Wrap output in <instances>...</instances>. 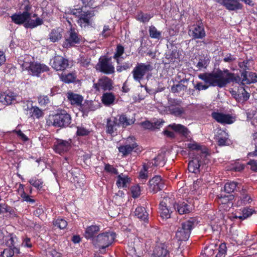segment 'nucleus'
Wrapping results in <instances>:
<instances>
[{
	"mask_svg": "<svg viewBox=\"0 0 257 257\" xmlns=\"http://www.w3.org/2000/svg\"><path fill=\"white\" fill-rule=\"evenodd\" d=\"M148 190L150 193L155 194L165 187L164 181L161 176L157 175L149 181Z\"/></svg>",
	"mask_w": 257,
	"mask_h": 257,
	"instance_id": "4468645a",
	"label": "nucleus"
},
{
	"mask_svg": "<svg viewBox=\"0 0 257 257\" xmlns=\"http://www.w3.org/2000/svg\"><path fill=\"white\" fill-rule=\"evenodd\" d=\"M118 123L119 127L121 126L122 128H125L127 126L133 124L135 122V118H130L126 116L125 114H122L118 115L117 116Z\"/></svg>",
	"mask_w": 257,
	"mask_h": 257,
	"instance_id": "c85d7f7f",
	"label": "nucleus"
},
{
	"mask_svg": "<svg viewBox=\"0 0 257 257\" xmlns=\"http://www.w3.org/2000/svg\"><path fill=\"white\" fill-rule=\"evenodd\" d=\"M30 114L33 118H39L44 115L43 111L37 106H32L30 109Z\"/></svg>",
	"mask_w": 257,
	"mask_h": 257,
	"instance_id": "49530a36",
	"label": "nucleus"
},
{
	"mask_svg": "<svg viewBox=\"0 0 257 257\" xmlns=\"http://www.w3.org/2000/svg\"><path fill=\"white\" fill-rule=\"evenodd\" d=\"M188 80L186 78L180 80L176 84H174L171 86V92L175 93H179L181 91H185L187 89V85H185V83H187Z\"/></svg>",
	"mask_w": 257,
	"mask_h": 257,
	"instance_id": "cd10ccee",
	"label": "nucleus"
},
{
	"mask_svg": "<svg viewBox=\"0 0 257 257\" xmlns=\"http://www.w3.org/2000/svg\"><path fill=\"white\" fill-rule=\"evenodd\" d=\"M196 224V220L194 218H190L182 222L176 231V237L178 240L186 241L190 237L192 229Z\"/></svg>",
	"mask_w": 257,
	"mask_h": 257,
	"instance_id": "20e7f679",
	"label": "nucleus"
},
{
	"mask_svg": "<svg viewBox=\"0 0 257 257\" xmlns=\"http://www.w3.org/2000/svg\"><path fill=\"white\" fill-rule=\"evenodd\" d=\"M238 184L235 182H229L225 183L224 186V191L227 193H231L234 191Z\"/></svg>",
	"mask_w": 257,
	"mask_h": 257,
	"instance_id": "8fccbe9b",
	"label": "nucleus"
},
{
	"mask_svg": "<svg viewBox=\"0 0 257 257\" xmlns=\"http://www.w3.org/2000/svg\"><path fill=\"white\" fill-rule=\"evenodd\" d=\"M159 159V157H156L154 158V160L151 162H148L147 163H144L143 165V169L149 171L148 170L153 166H157L159 165V163L157 162Z\"/></svg>",
	"mask_w": 257,
	"mask_h": 257,
	"instance_id": "6e6d98bb",
	"label": "nucleus"
},
{
	"mask_svg": "<svg viewBox=\"0 0 257 257\" xmlns=\"http://www.w3.org/2000/svg\"><path fill=\"white\" fill-rule=\"evenodd\" d=\"M67 97L71 104L76 106L81 105L83 100V97L81 95L72 92H68Z\"/></svg>",
	"mask_w": 257,
	"mask_h": 257,
	"instance_id": "a878e982",
	"label": "nucleus"
},
{
	"mask_svg": "<svg viewBox=\"0 0 257 257\" xmlns=\"http://www.w3.org/2000/svg\"><path fill=\"white\" fill-rule=\"evenodd\" d=\"M96 69L105 74H113L115 68L111 62V57H104L99 58L96 65Z\"/></svg>",
	"mask_w": 257,
	"mask_h": 257,
	"instance_id": "9b49d317",
	"label": "nucleus"
},
{
	"mask_svg": "<svg viewBox=\"0 0 257 257\" xmlns=\"http://www.w3.org/2000/svg\"><path fill=\"white\" fill-rule=\"evenodd\" d=\"M152 70L153 67L150 63H138L132 72L133 78L136 81L140 82L144 76Z\"/></svg>",
	"mask_w": 257,
	"mask_h": 257,
	"instance_id": "6e6552de",
	"label": "nucleus"
},
{
	"mask_svg": "<svg viewBox=\"0 0 257 257\" xmlns=\"http://www.w3.org/2000/svg\"><path fill=\"white\" fill-rule=\"evenodd\" d=\"M52 67L56 71H63L69 65V61L62 56H55L51 61Z\"/></svg>",
	"mask_w": 257,
	"mask_h": 257,
	"instance_id": "dca6fc26",
	"label": "nucleus"
},
{
	"mask_svg": "<svg viewBox=\"0 0 257 257\" xmlns=\"http://www.w3.org/2000/svg\"><path fill=\"white\" fill-rule=\"evenodd\" d=\"M198 77L205 83V84L200 82L196 83L194 87L198 91L206 90L210 86L222 88L231 82L239 83L240 81L238 75L228 69H218L215 72L200 74Z\"/></svg>",
	"mask_w": 257,
	"mask_h": 257,
	"instance_id": "f257e3e1",
	"label": "nucleus"
},
{
	"mask_svg": "<svg viewBox=\"0 0 257 257\" xmlns=\"http://www.w3.org/2000/svg\"><path fill=\"white\" fill-rule=\"evenodd\" d=\"M240 195L237 197L236 204L237 206L245 205L250 203L252 201V198L250 195L248 193L246 188L242 187L239 191Z\"/></svg>",
	"mask_w": 257,
	"mask_h": 257,
	"instance_id": "aec40b11",
	"label": "nucleus"
},
{
	"mask_svg": "<svg viewBox=\"0 0 257 257\" xmlns=\"http://www.w3.org/2000/svg\"><path fill=\"white\" fill-rule=\"evenodd\" d=\"M72 143L71 139L64 140L56 139L52 148L56 153L63 155L71 149Z\"/></svg>",
	"mask_w": 257,
	"mask_h": 257,
	"instance_id": "f8f14e48",
	"label": "nucleus"
},
{
	"mask_svg": "<svg viewBox=\"0 0 257 257\" xmlns=\"http://www.w3.org/2000/svg\"><path fill=\"white\" fill-rule=\"evenodd\" d=\"M228 11H237L243 8V5L239 3V0H226L224 7Z\"/></svg>",
	"mask_w": 257,
	"mask_h": 257,
	"instance_id": "bb28decb",
	"label": "nucleus"
},
{
	"mask_svg": "<svg viewBox=\"0 0 257 257\" xmlns=\"http://www.w3.org/2000/svg\"><path fill=\"white\" fill-rule=\"evenodd\" d=\"M218 136H216L217 144L219 146L227 145L228 143L227 134L223 131L219 130L218 132Z\"/></svg>",
	"mask_w": 257,
	"mask_h": 257,
	"instance_id": "473e14b6",
	"label": "nucleus"
},
{
	"mask_svg": "<svg viewBox=\"0 0 257 257\" xmlns=\"http://www.w3.org/2000/svg\"><path fill=\"white\" fill-rule=\"evenodd\" d=\"M49 38L53 42H57L62 38V32L59 29H53L49 34Z\"/></svg>",
	"mask_w": 257,
	"mask_h": 257,
	"instance_id": "ea45409f",
	"label": "nucleus"
},
{
	"mask_svg": "<svg viewBox=\"0 0 257 257\" xmlns=\"http://www.w3.org/2000/svg\"><path fill=\"white\" fill-rule=\"evenodd\" d=\"M119 127L117 117H111L107 119L106 133L111 136L117 134Z\"/></svg>",
	"mask_w": 257,
	"mask_h": 257,
	"instance_id": "412c9836",
	"label": "nucleus"
},
{
	"mask_svg": "<svg viewBox=\"0 0 257 257\" xmlns=\"http://www.w3.org/2000/svg\"><path fill=\"white\" fill-rule=\"evenodd\" d=\"M112 80L106 76H103L98 80L96 83L93 84V87L98 91L101 88L104 91L111 90L113 88Z\"/></svg>",
	"mask_w": 257,
	"mask_h": 257,
	"instance_id": "a211bd4d",
	"label": "nucleus"
},
{
	"mask_svg": "<svg viewBox=\"0 0 257 257\" xmlns=\"http://www.w3.org/2000/svg\"><path fill=\"white\" fill-rule=\"evenodd\" d=\"M70 14L78 17V24L81 28L85 29L89 26H92L93 17L95 16L94 11H87L82 13V7L73 9L70 10Z\"/></svg>",
	"mask_w": 257,
	"mask_h": 257,
	"instance_id": "7ed1b4c3",
	"label": "nucleus"
},
{
	"mask_svg": "<svg viewBox=\"0 0 257 257\" xmlns=\"http://www.w3.org/2000/svg\"><path fill=\"white\" fill-rule=\"evenodd\" d=\"M100 230V227L99 225H94L88 226L86 228L84 236L87 239H93L95 238L94 236L98 233Z\"/></svg>",
	"mask_w": 257,
	"mask_h": 257,
	"instance_id": "c756f323",
	"label": "nucleus"
},
{
	"mask_svg": "<svg viewBox=\"0 0 257 257\" xmlns=\"http://www.w3.org/2000/svg\"><path fill=\"white\" fill-rule=\"evenodd\" d=\"M43 23V20L39 18H36V20H32L31 17L24 24V27L26 28L33 29L38 26L41 25Z\"/></svg>",
	"mask_w": 257,
	"mask_h": 257,
	"instance_id": "f704fd0d",
	"label": "nucleus"
},
{
	"mask_svg": "<svg viewBox=\"0 0 257 257\" xmlns=\"http://www.w3.org/2000/svg\"><path fill=\"white\" fill-rule=\"evenodd\" d=\"M211 116L217 122L221 124H231L235 121V118L229 114H224L221 112H213Z\"/></svg>",
	"mask_w": 257,
	"mask_h": 257,
	"instance_id": "f3484780",
	"label": "nucleus"
},
{
	"mask_svg": "<svg viewBox=\"0 0 257 257\" xmlns=\"http://www.w3.org/2000/svg\"><path fill=\"white\" fill-rule=\"evenodd\" d=\"M150 36L152 38L160 39L161 37V32L158 31L154 26H151L149 29Z\"/></svg>",
	"mask_w": 257,
	"mask_h": 257,
	"instance_id": "603ef678",
	"label": "nucleus"
},
{
	"mask_svg": "<svg viewBox=\"0 0 257 257\" xmlns=\"http://www.w3.org/2000/svg\"><path fill=\"white\" fill-rule=\"evenodd\" d=\"M169 127L174 131L175 132L179 133L183 136L187 137L189 133L188 128L184 125L181 124L173 123L168 126Z\"/></svg>",
	"mask_w": 257,
	"mask_h": 257,
	"instance_id": "7c9ffc66",
	"label": "nucleus"
},
{
	"mask_svg": "<svg viewBox=\"0 0 257 257\" xmlns=\"http://www.w3.org/2000/svg\"><path fill=\"white\" fill-rule=\"evenodd\" d=\"M242 82L247 84L256 82L257 74L253 72H250L247 73L246 78H245V80H244L243 78Z\"/></svg>",
	"mask_w": 257,
	"mask_h": 257,
	"instance_id": "3c124183",
	"label": "nucleus"
},
{
	"mask_svg": "<svg viewBox=\"0 0 257 257\" xmlns=\"http://www.w3.org/2000/svg\"><path fill=\"white\" fill-rule=\"evenodd\" d=\"M29 183L39 191L41 190L43 187L44 182L42 179H38L36 176L31 178L29 180Z\"/></svg>",
	"mask_w": 257,
	"mask_h": 257,
	"instance_id": "a19ab883",
	"label": "nucleus"
},
{
	"mask_svg": "<svg viewBox=\"0 0 257 257\" xmlns=\"http://www.w3.org/2000/svg\"><path fill=\"white\" fill-rule=\"evenodd\" d=\"M199 156H195L192 158L188 165V169L189 172L198 174L204 165V160L207 157L208 154L206 152H201Z\"/></svg>",
	"mask_w": 257,
	"mask_h": 257,
	"instance_id": "1a4fd4ad",
	"label": "nucleus"
},
{
	"mask_svg": "<svg viewBox=\"0 0 257 257\" xmlns=\"http://www.w3.org/2000/svg\"><path fill=\"white\" fill-rule=\"evenodd\" d=\"M47 255L49 257H61L62 254L54 249H51L47 251Z\"/></svg>",
	"mask_w": 257,
	"mask_h": 257,
	"instance_id": "774afa93",
	"label": "nucleus"
},
{
	"mask_svg": "<svg viewBox=\"0 0 257 257\" xmlns=\"http://www.w3.org/2000/svg\"><path fill=\"white\" fill-rule=\"evenodd\" d=\"M10 236V238L6 240V245L8 247L12 248L13 249H14V247L19 248V246L17 243L18 241V237L16 235L11 234Z\"/></svg>",
	"mask_w": 257,
	"mask_h": 257,
	"instance_id": "c03bdc74",
	"label": "nucleus"
},
{
	"mask_svg": "<svg viewBox=\"0 0 257 257\" xmlns=\"http://www.w3.org/2000/svg\"><path fill=\"white\" fill-rule=\"evenodd\" d=\"M151 18V15L148 14H144L143 13H141L138 16V19L143 23L148 22Z\"/></svg>",
	"mask_w": 257,
	"mask_h": 257,
	"instance_id": "69168bd1",
	"label": "nucleus"
},
{
	"mask_svg": "<svg viewBox=\"0 0 257 257\" xmlns=\"http://www.w3.org/2000/svg\"><path fill=\"white\" fill-rule=\"evenodd\" d=\"M254 212V210L251 208H245L242 210L241 214L240 213H239L240 215H236L235 217L242 220L245 219L247 217H249L250 216H251Z\"/></svg>",
	"mask_w": 257,
	"mask_h": 257,
	"instance_id": "de8ad7c7",
	"label": "nucleus"
},
{
	"mask_svg": "<svg viewBox=\"0 0 257 257\" xmlns=\"http://www.w3.org/2000/svg\"><path fill=\"white\" fill-rule=\"evenodd\" d=\"M22 66L23 68L28 69L29 73L33 76H39L41 73L49 70V68L47 65L38 62L24 63Z\"/></svg>",
	"mask_w": 257,
	"mask_h": 257,
	"instance_id": "ddd939ff",
	"label": "nucleus"
},
{
	"mask_svg": "<svg viewBox=\"0 0 257 257\" xmlns=\"http://www.w3.org/2000/svg\"><path fill=\"white\" fill-rule=\"evenodd\" d=\"M124 48L120 44H118L116 46L115 49V52L113 55V58H116L117 57H120L124 53Z\"/></svg>",
	"mask_w": 257,
	"mask_h": 257,
	"instance_id": "680f3d73",
	"label": "nucleus"
},
{
	"mask_svg": "<svg viewBox=\"0 0 257 257\" xmlns=\"http://www.w3.org/2000/svg\"><path fill=\"white\" fill-rule=\"evenodd\" d=\"M249 61L250 60L246 59L242 62H239L238 63L239 67L243 70V71L241 73V76L243 77L244 80H245V78H246L247 77V73H248V72L246 70L249 69V66L248 65Z\"/></svg>",
	"mask_w": 257,
	"mask_h": 257,
	"instance_id": "a18cd8bd",
	"label": "nucleus"
},
{
	"mask_svg": "<svg viewBox=\"0 0 257 257\" xmlns=\"http://www.w3.org/2000/svg\"><path fill=\"white\" fill-rule=\"evenodd\" d=\"M135 215L138 218L146 221L148 220V213L146 209L142 206L138 207L135 211Z\"/></svg>",
	"mask_w": 257,
	"mask_h": 257,
	"instance_id": "e433bc0d",
	"label": "nucleus"
},
{
	"mask_svg": "<svg viewBox=\"0 0 257 257\" xmlns=\"http://www.w3.org/2000/svg\"><path fill=\"white\" fill-rule=\"evenodd\" d=\"M173 207L175 211L181 215L188 214L192 210L191 205L185 201L175 202L173 203Z\"/></svg>",
	"mask_w": 257,
	"mask_h": 257,
	"instance_id": "4be33fe9",
	"label": "nucleus"
},
{
	"mask_svg": "<svg viewBox=\"0 0 257 257\" xmlns=\"http://www.w3.org/2000/svg\"><path fill=\"white\" fill-rule=\"evenodd\" d=\"M168 111L170 113L175 116L185 118L186 115V108L181 106L182 101L177 98H170L168 99Z\"/></svg>",
	"mask_w": 257,
	"mask_h": 257,
	"instance_id": "0eeeda50",
	"label": "nucleus"
},
{
	"mask_svg": "<svg viewBox=\"0 0 257 257\" xmlns=\"http://www.w3.org/2000/svg\"><path fill=\"white\" fill-rule=\"evenodd\" d=\"M171 199L168 197H164L159 204V213L163 219H168L171 217L172 212L169 204Z\"/></svg>",
	"mask_w": 257,
	"mask_h": 257,
	"instance_id": "2eb2a0df",
	"label": "nucleus"
},
{
	"mask_svg": "<svg viewBox=\"0 0 257 257\" xmlns=\"http://www.w3.org/2000/svg\"><path fill=\"white\" fill-rule=\"evenodd\" d=\"M133 66V64L129 61L123 63L121 65L116 66V70L118 72H120L123 70H126L130 69Z\"/></svg>",
	"mask_w": 257,
	"mask_h": 257,
	"instance_id": "4d7b16f0",
	"label": "nucleus"
},
{
	"mask_svg": "<svg viewBox=\"0 0 257 257\" xmlns=\"http://www.w3.org/2000/svg\"><path fill=\"white\" fill-rule=\"evenodd\" d=\"M234 195H221L218 198V203L222 205H226L227 207H230V205H232V201L234 199Z\"/></svg>",
	"mask_w": 257,
	"mask_h": 257,
	"instance_id": "72a5a7b5",
	"label": "nucleus"
},
{
	"mask_svg": "<svg viewBox=\"0 0 257 257\" xmlns=\"http://www.w3.org/2000/svg\"><path fill=\"white\" fill-rule=\"evenodd\" d=\"M188 33L193 39H202L206 36L204 28L202 24L193 25Z\"/></svg>",
	"mask_w": 257,
	"mask_h": 257,
	"instance_id": "6ab92c4d",
	"label": "nucleus"
},
{
	"mask_svg": "<svg viewBox=\"0 0 257 257\" xmlns=\"http://www.w3.org/2000/svg\"><path fill=\"white\" fill-rule=\"evenodd\" d=\"M71 122L70 115L65 110H60L56 114L50 115L47 120L49 126L56 127H66L69 126Z\"/></svg>",
	"mask_w": 257,
	"mask_h": 257,
	"instance_id": "f03ea898",
	"label": "nucleus"
},
{
	"mask_svg": "<svg viewBox=\"0 0 257 257\" xmlns=\"http://www.w3.org/2000/svg\"><path fill=\"white\" fill-rule=\"evenodd\" d=\"M16 95L13 92L8 91L2 93L0 95V102L4 105L12 104L16 99Z\"/></svg>",
	"mask_w": 257,
	"mask_h": 257,
	"instance_id": "393cba45",
	"label": "nucleus"
},
{
	"mask_svg": "<svg viewBox=\"0 0 257 257\" xmlns=\"http://www.w3.org/2000/svg\"><path fill=\"white\" fill-rule=\"evenodd\" d=\"M20 253V248L14 247V249H13L8 247L1 252V256L2 257H12L15 253L19 254Z\"/></svg>",
	"mask_w": 257,
	"mask_h": 257,
	"instance_id": "79ce46f5",
	"label": "nucleus"
},
{
	"mask_svg": "<svg viewBox=\"0 0 257 257\" xmlns=\"http://www.w3.org/2000/svg\"><path fill=\"white\" fill-rule=\"evenodd\" d=\"M30 17V15L26 12L15 13L11 17L12 21L18 25L24 24Z\"/></svg>",
	"mask_w": 257,
	"mask_h": 257,
	"instance_id": "b1692460",
	"label": "nucleus"
},
{
	"mask_svg": "<svg viewBox=\"0 0 257 257\" xmlns=\"http://www.w3.org/2000/svg\"><path fill=\"white\" fill-rule=\"evenodd\" d=\"M116 234L113 232H105L99 234L93 239V244L100 249H105L114 241Z\"/></svg>",
	"mask_w": 257,
	"mask_h": 257,
	"instance_id": "423d86ee",
	"label": "nucleus"
},
{
	"mask_svg": "<svg viewBox=\"0 0 257 257\" xmlns=\"http://www.w3.org/2000/svg\"><path fill=\"white\" fill-rule=\"evenodd\" d=\"M257 113V109L255 107H252L248 109L246 111L247 117L248 119L252 120L254 118L255 115Z\"/></svg>",
	"mask_w": 257,
	"mask_h": 257,
	"instance_id": "052dcab7",
	"label": "nucleus"
},
{
	"mask_svg": "<svg viewBox=\"0 0 257 257\" xmlns=\"http://www.w3.org/2000/svg\"><path fill=\"white\" fill-rule=\"evenodd\" d=\"M54 225L60 229H64L67 226V222L62 218H58L54 221Z\"/></svg>",
	"mask_w": 257,
	"mask_h": 257,
	"instance_id": "13d9d810",
	"label": "nucleus"
},
{
	"mask_svg": "<svg viewBox=\"0 0 257 257\" xmlns=\"http://www.w3.org/2000/svg\"><path fill=\"white\" fill-rule=\"evenodd\" d=\"M226 253V246L225 243H221L219 247L216 257H224Z\"/></svg>",
	"mask_w": 257,
	"mask_h": 257,
	"instance_id": "bf43d9fd",
	"label": "nucleus"
},
{
	"mask_svg": "<svg viewBox=\"0 0 257 257\" xmlns=\"http://www.w3.org/2000/svg\"><path fill=\"white\" fill-rule=\"evenodd\" d=\"M115 100V96L112 92L104 93L102 96V103L107 106L112 104Z\"/></svg>",
	"mask_w": 257,
	"mask_h": 257,
	"instance_id": "c9c22d12",
	"label": "nucleus"
},
{
	"mask_svg": "<svg viewBox=\"0 0 257 257\" xmlns=\"http://www.w3.org/2000/svg\"><path fill=\"white\" fill-rule=\"evenodd\" d=\"M169 251L166 244L160 243L155 246L152 257H167Z\"/></svg>",
	"mask_w": 257,
	"mask_h": 257,
	"instance_id": "5701e85b",
	"label": "nucleus"
},
{
	"mask_svg": "<svg viewBox=\"0 0 257 257\" xmlns=\"http://www.w3.org/2000/svg\"><path fill=\"white\" fill-rule=\"evenodd\" d=\"M39 104L41 106H45L49 103V99L47 95H40L38 97Z\"/></svg>",
	"mask_w": 257,
	"mask_h": 257,
	"instance_id": "e2e57ef3",
	"label": "nucleus"
},
{
	"mask_svg": "<svg viewBox=\"0 0 257 257\" xmlns=\"http://www.w3.org/2000/svg\"><path fill=\"white\" fill-rule=\"evenodd\" d=\"M84 42V38L79 34L78 31L71 27L67 33L62 46L64 48L68 49L80 45Z\"/></svg>",
	"mask_w": 257,
	"mask_h": 257,
	"instance_id": "39448f33",
	"label": "nucleus"
},
{
	"mask_svg": "<svg viewBox=\"0 0 257 257\" xmlns=\"http://www.w3.org/2000/svg\"><path fill=\"white\" fill-rule=\"evenodd\" d=\"M249 96V93L243 87H241L238 90V97H236V99L238 101H245L248 99Z\"/></svg>",
	"mask_w": 257,
	"mask_h": 257,
	"instance_id": "37998d69",
	"label": "nucleus"
},
{
	"mask_svg": "<svg viewBox=\"0 0 257 257\" xmlns=\"http://www.w3.org/2000/svg\"><path fill=\"white\" fill-rule=\"evenodd\" d=\"M142 148L135 142V139L133 137L127 138L124 145L118 147L119 152L123 156L130 154L133 151H134L137 154H139L142 152Z\"/></svg>",
	"mask_w": 257,
	"mask_h": 257,
	"instance_id": "9d476101",
	"label": "nucleus"
},
{
	"mask_svg": "<svg viewBox=\"0 0 257 257\" xmlns=\"http://www.w3.org/2000/svg\"><path fill=\"white\" fill-rule=\"evenodd\" d=\"M162 124V123L161 122L157 121L156 122L154 123V125L153 123H151L149 121H145L143 122H142L141 125L142 126L146 129H151L153 127H158V126H160Z\"/></svg>",
	"mask_w": 257,
	"mask_h": 257,
	"instance_id": "5fc2aeb1",
	"label": "nucleus"
},
{
	"mask_svg": "<svg viewBox=\"0 0 257 257\" xmlns=\"http://www.w3.org/2000/svg\"><path fill=\"white\" fill-rule=\"evenodd\" d=\"M117 180L116 181V185L118 188H126L131 182L130 178L128 176L123 174L122 173L117 176Z\"/></svg>",
	"mask_w": 257,
	"mask_h": 257,
	"instance_id": "2f4dec72",
	"label": "nucleus"
},
{
	"mask_svg": "<svg viewBox=\"0 0 257 257\" xmlns=\"http://www.w3.org/2000/svg\"><path fill=\"white\" fill-rule=\"evenodd\" d=\"M104 170L107 172H108L112 174L116 175L118 174V173L117 170L115 168L113 167L112 165H109L108 164H106L105 165Z\"/></svg>",
	"mask_w": 257,
	"mask_h": 257,
	"instance_id": "338daca9",
	"label": "nucleus"
},
{
	"mask_svg": "<svg viewBox=\"0 0 257 257\" xmlns=\"http://www.w3.org/2000/svg\"><path fill=\"white\" fill-rule=\"evenodd\" d=\"M62 81L69 83L74 81L76 76L75 74L72 73H68L67 74H63L61 76Z\"/></svg>",
	"mask_w": 257,
	"mask_h": 257,
	"instance_id": "864d4df0",
	"label": "nucleus"
},
{
	"mask_svg": "<svg viewBox=\"0 0 257 257\" xmlns=\"http://www.w3.org/2000/svg\"><path fill=\"white\" fill-rule=\"evenodd\" d=\"M22 202H27L30 204H34L35 202V200L32 198V197L26 193L21 195L20 196Z\"/></svg>",
	"mask_w": 257,
	"mask_h": 257,
	"instance_id": "0e129e2a",
	"label": "nucleus"
},
{
	"mask_svg": "<svg viewBox=\"0 0 257 257\" xmlns=\"http://www.w3.org/2000/svg\"><path fill=\"white\" fill-rule=\"evenodd\" d=\"M187 148H188L190 150H195L196 151L195 155V156H199L201 154L200 152H206L207 153V151H206V149L204 148L205 150H202L201 149V146H199L197 143L195 142H190L186 145Z\"/></svg>",
	"mask_w": 257,
	"mask_h": 257,
	"instance_id": "4c0bfd02",
	"label": "nucleus"
},
{
	"mask_svg": "<svg viewBox=\"0 0 257 257\" xmlns=\"http://www.w3.org/2000/svg\"><path fill=\"white\" fill-rule=\"evenodd\" d=\"M91 130L86 128L83 125L77 126L76 135L79 137H85L90 135Z\"/></svg>",
	"mask_w": 257,
	"mask_h": 257,
	"instance_id": "09e8293b",
	"label": "nucleus"
},
{
	"mask_svg": "<svg viewBox=\"0 0 257 257\" xmlns=\"http://www.w3.org/2000/svg\"><path fill=\"white\" fill-rule=\"evenodd\" d=\"M165 58L170 63L174 62L176 59L179 58V52L176 48L169 50L166 53Z\"/></svg>",
	"mask_w": 257,
	"mask_h": 257,
	"instance_id": "58836bf2",
	"label": "nucleus"
}]
</instances>
